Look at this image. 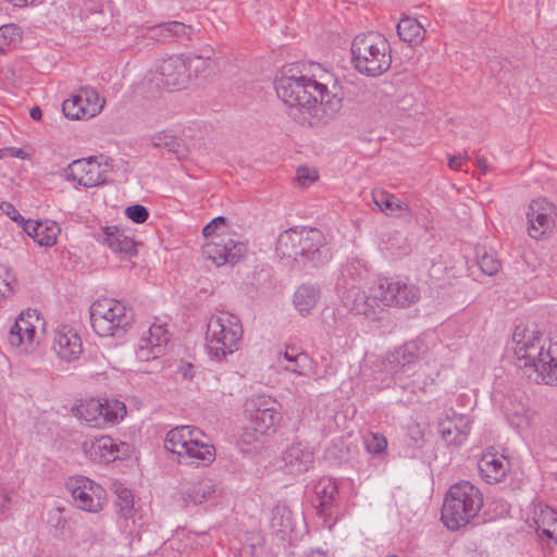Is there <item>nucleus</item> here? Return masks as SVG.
Instances as JSON below:
<instances>
[{
	"instance_id": "nucleus-1",
	"label": "nucleus",
	"mask_w": 557,
	"mask_h": 557,
	"mask_svg": "<svg viewBox=\"0 0 557 557\" xmlns=\"http://www.w3.org/2000/svg\"><path fill=\"white\" fill-rule=\"evenodd\" d=\"M277 97L288 107V115L302 126L327 124L343 108L337 82L330 89L324 82L305 75L282 73L274 81Z\"/></svg>"
},
{
	"instance_id": "nucleus-2",
	"label": "nucleus",
	"mask_w": 557,
	"mask_h": 557,
	"mask_svg": "<svg viewBox=\"0 0 557 557\" xmlns=\"http://www.w3.org/2000/svg\"><path fill=\"white\" fill-rule=\"evenodd\" d=\"M512 341L519 368L535 374L537 383L557 385V342L546 341L534 330L517 326Z\"/></svg>"
},
{
	"instance_id": "nucleus-3",
	"label": "nucleus",
	"mask_w": 557,
	"mask_h": 557,
	"mask_svg": "<svg viewBox=\"0 0 557 557\" xmlns=\"http://www.w3.org/2000/svg\"><path fill=\"white\" fill-rule=\"evenodd\" d=\"M276 253L299 267H319L330 259L324 235L318 228L292 227L282 232L276 240Z\"/></svg>"
},
{
	"instance_id": "nucleus-4",
	"label": "nucleus",
	"mask_w": 557,
	"mask_h": 557,
	"mask_svg": "<svg viewBox=\"0 0 557 557\" xmlns=\"http://www.w3.org/2000/svg\"><path fill=\"white\" fill-rule=\"evenodd\" d=\"M355 69L367 76L376 77L392 65V48L380 33L368 32L357 35L351 42Z\"/></svg>"
},
{
	"instance_id": "nucleus-5",
	"label": "nucleus",
	"mask_w": 557,
	"mask_h": 557,
	"mask_svg": "<svg viewBox=\"0 0 557 557\" xmlns=\"http://www.w3.org/2000/svg\"><path fill=\"white\" fill-rule=\"evenodd\" d=\"M483 505L480 490L469 481L451 485L442 507V521L450 530H458L473 519Z\"/></svg>"
},
{
	"instance_id": "nucleus-6",
	"label": "nucleus",
	"mask_w": 557,
	"mask_h": 557,
	"mask_svg": "<svg viewBox=\"0 0 557 557\" xmlns=\"http://www.w3.org/2000/svg\"><path fill=\"white\" fill-rule=\"evenodd\" d=\"M201 430L181 425L170 430L164 440V448L177 456V461L187 465H209L214 460L215 448L202 441Z\"/></svg>"
},
{
	"instance_id": "nucleus-7",
	"label": "nucleus",
	"mask_w": 557,
	"mask_h": 557,
	"mask_svg": "<svg viewBox=\"0 0 557 557\" xmlns=\"http://www.w3.org/2000/svg\"><path fill=\"white\" fill-rule=\"evenodd\" d=\"M243 326L239 319L228 312L212 315L207 324L206 349L211 360L218 362L239 348Z\"/></svg>"
},
{
	"instance_id": "nucleus-8",
	"label": "nucleus",
	"mask_w": 557,
	"mask_h": 557,
	"mask_svg": "<svg viewBox=\"0 0 557 557\" xmlns=\"http://www.w3.org/2000/svg\"><path fill=\"white\" fill-rule=\"evenodd\" d=\"M89 315L91 327L101 337H119L134 322L133 309L112 298L96 300Z\"/></svg>"
},
{
	"instance_id": "nucleus-9",
	"label": "nucleus",
	"mask_w": 557,
	"mask_h": 557,
	"mask_svg": "<svg viewBox=\"0 0 557 557\" xmlns=\"http://www.w3.org/2000/svg\"><path fill=\"white\" fill-rule=\"evenodd\" d=\"M426 350V344L422 339L416 338L387 352L383 367L391 376L383 380L385 383L382 387H389L392 384L405 387L403 373L416 364L425 355Z\"/></svg>"
},
{
	"instance_id": "nucleus-10",
	"label": "nucleus",
	"mask_w": 557,
	"mask_h": 557,
	"mask_svg": "<svg viewBox=\"0 0 557 557\" xmlns=\"http://www.w3.org/2000/svg\"><path fill=\"white\" fill-rule=\"evenodd\" d=\"M72 412L87 426L104 428L119 423L126 414V406L116 399L101 401L90 398L82 400L72 408Z\"/></svg>"
},
{
	"instance_id": "nucleus-11",
	"label": "nucleus",
	"mask_w": 557,
	"mask_h": 557,
	"mask_svg": "<svg viewBox=\"0 0 557 557\" xmlns=\"http://www.w3.org/2000/svg\"><path fill=\"white\" fill-rule=\"evenodd\" d=\"M113 170L111 160L102 154L72 160V182L85 188L95 187L104 183V174Z\"/></svg>"
},
{
	"instance_id": "nucleus-12",
	"label": "nucleus",
	"mask_w": 557,
	"mask_h": 557,
	"mask_svg": "<svg viewBox=\"0 0 557 557\" xmlns=\"http://www.w3.org/2000/svg\"><path fill=\"white\" fill-rule=\"evenodd\" d=\"M247 246L235 240L230 234H219L202 246L203 256L215 265H234L238 263L245 253Z\"/></svg>"
},
{
	"instance_id": "nucleus-13",
	"label": "nucleus",
	"mask_w": 557,
	"mask_h": 557,
	"mask_svg": "<svg viewBox=\"0 0 557 557\" xmlns=\"http://www.w3.org/2000/svg\"><path fill=\"white\" fill-rule=\"evenodd\" d=\"M72 499L74 505L87 512H98L106 499L104 488L95 481L83 476H72Z\"/></svg>"
},
{
	"instance_id": "nucleus-14",
	"label": "nucleus",
	"mask_w": 557,
	"mask_h": 557,
	"mask_svg": "<svg viewBox=\"0 0 557 557\" xmlns=\"http://www.w3.org/2000/svg\"><path fill=\"white\" fill-rule=\"evenodd\" d=\"M373 297L380 298L382 307H407L414 304L419 297V289L414 285L403 282H389L388 278H379L374 283Z\"/></svg>"
},
{
	"instance_id": "nucleus-15",
	"label": "nucleus",
	"mask_w": 557,
	"mask_h": 557,
	"mask_svg": "<svg viewBox=\"0 0 557 557\" xmlns=\"http://www.w3.org/2000/svg\"><path fill=\"white\" fill-rule=\"evenodd\" d=\"M556 207L544 198L532 200L528 208V234L534 239L542 238L555 225Z\"/></svg>"
},
{
	"instance_id": "nucleus-16",
	"label": "nucleus",
	"mask_w": 557,
	"mask_h": 557,
	"mask_svg": "<svg viewBox=\"0 0 557 557\" xmlns=\"http://www.w3.org/2000/svg\"><path fill=\"white\" fill-rule=\"evenodd\" d=\"M158 74L159 82L171 91L186 88L190 79L189 67L180 55L164 59L158 67Z\"/></svg>"
},
{
	"instance_id": "nucleus-17",
	"label": "nucleus",
	"mask_w": 557,
	"mask_h": 557,
	"mask_svg": "<svg viewBox=\"0 0 557 557\" xmlns=\"http://www.w3.org/2000/svg\"><path fill=\"white\" fill-rule=\"evenodd\" d=\"M170 341V334L163 325L152 324L139 338L136 357L139 361H149L160 357Z\"/></svg>"
},
{
	"instance_id": "nucleus-18",
	"label": "nucleus",
	"mask_w": 557,
	"mask_h": 557,
	"mask_svg": "<svg viewBox=\"0 0 557 557\" xmlns=\"http://www.w3.org/2000/svg\"><path fill=\"white\" fill-rule=\"evenodd\" d=\"M104 100L99 97L96 89L84 86L75 94H72V121L86 120L99 114L103 108Z\"/></svg>"
},
{
	"instance_id": "nucleus-19",
	"label": "nucleus",
	"mask_w": 557,
	"mask_h": 557,
	"mask_svg": "<svg viewBox=\"0 0 557 557\" xmlns=\"http://www.w3.org/2000/svg\"><path fill=\"white\" fill-rule=\"evenodd\" d=\"M373 294L374 284L370 287L369 293L351 286L344 292L343 302L351 312L370 317L376 313V308L382 307L380 298L373 297Z\"/></svg>"
},
{
	"instance_id": "nucleus-20",
	"label": "nucleus",
	"mask_w": 557,
	"mask_h": 557,
	"mask_svg": "<svg viewBox=\"0 0 557 557\" xmlns=\"http://www.w3.org/2000/svg\"><path fill=\"white\" fill-rule=\"evenodd\" d=\"M283 468L286 473L298 475L307 472L314 462L313 450L300 442L288 446L282 455Z\"/></svg>"
},
{
	"instance_id": "nucleus-21",
	"label": "nucleus",
	"mask_w": 557,
	"mask_h": 557,
	"mask_svg": "<svg viewBox=\"0 0 557 557\" xmlns=\"http://www.w3.org/2000/svg\"><path fill=\"white\" fill-rule=\"evenodd\" d=\"M99 242L107 245L113 252L123 257H133L137 253L135 240L117 226H104L97 235Z\"/></svg>"
},
{
	"instance_id": "nucleus-22",
	"label": "nucleus",
	"mask_w": 557,
	"mask_h": 557,
	"mask_svg": "<svg viewBox=\"0 0 557 557\" xmlns=\"http://www.w3.org/2000/svg\"><path fill=\"white\" fill-rule=\"evenodd\" d=\"M314 494L318 500L315 505L317 513L325 519L331 517L338 497L336 481L331 478L320 479L314 485Z\"/></svg>"
},
{
	"instance_id": "nucleus-23",
	"label": "nucleus",
	"mask_w": 557,
	"mask_h": 557,
	"mask_svg": "<svg viewBox=\"0 0 557 557\" xmlns=\"http://www.w3.org/2000/svg\"><path fill=\"white\" fill-rule=\"evenodd\" d=\"M504 410L508 422L517 430L528 429L535 416V411L516 395H509L506 398Z\"/></svg>"
},
{
	"instance_id": "nucleus-24",
	"label": "nucleus",
	"mask_w": 557,
	"mask_h": 557,
	"mask_svg": "<svg viewBox=\"0 0 557 557\" xmlns=\"http://www.w3.org/2000/svg\"><path fill=\"white\" fill-rule=\"evenodd\" d=\"M478 468L481 478L488 484L500 482L507 474L509 463L506 462L503 456L498 457L496 454H484L479 462Z\"/></svg>"
},
{
	"instance_id": "nucleus-25",
	"label": "nucleus",
	"mask_w": 557,
	"mask_h": 557,
	"mask_svg": "<svg viewBox=\"0 0 557 557\" xmlns=\"http://www.w3.org/2000/svg\"><path fill=\"white\" fill-rule=\"evenodd\" d=\"M533 521L539 534L557 543V511L547 505L539 504L534 508Z\"/></svg>"
},
{
	"instance_id": "nucleus-26",
	"label": "nucleus",
	"mask_w": 557,
	"mask_h": 557,
	"mask_svg": "<svg viewBox=\"0 0 557 557\" xmlns=\"http://www.w3.org/2000/svg\"><path fill=\"white\" fill-rule=\"evenodd\" d=\"M91 448L104 461L123 459L128 455L129 446L110 436H101L91 443Z\"/></svg>"
},
{
	"instance_id": "nucleus-27",
	"label": "nucleus",
	"mask_w": 557,
	"mask_h": 557,
	"mask_svg": "<svg viewBox=\"0 0 557 557\" xmlns=\"http://www.w3.org/2000/svg\"><path fill=\"white\" fill-rule=\"evenodd\" d=\"M215 493L216 487L214 483L210 479H203L187 486L183 491L182 496L185 503L199 505L215 498Z\"/></svg>"
},
{
	"instance_id": "nucleus-28",
	"label": "nucleus",
	"mask_w": 557,
	"mask_h": 557,
	"mask_svg": "<svg viewBox=\"0 0 557 557\" xmlns=\"http://www.w3.org/2000/svg\"><path fill=\"white\" fill-rule=\"evenodd\" d=\"M320 289L312 284L300 285L294 294V306L301 315H307L320 299Z\"/></svg>"
},
{
	"instance_id": "nucleus-29",
	"label": "nucleus",
	"mask_w": 557,
	"mask_h": 557,
	"mask_svg": "<svg viewBox=\"0 0 557 557\" xmlns=\"http://www.w3.org/2000/svg\"><path fill=\"white\" fill-rule=\"evenodd\" d=\"M44 325L39 313L36 309H27L20 313L15 320V329L17 331H24L26 333V342L32 344H38L37 327Z\"/></svg>"
},
{
	"instance_id": "nucleus-30",
	"label": "nucleus",
	"mask_w": 557,
	"mask_h": 557,
	"mask_svg": "<svg viewBox=\"0 0 557 557\" xmlns=\"http://www.w3.org/2000/svg\"><path fill=\"white\" fill-rule=\"evenodd\" d=\"M372 200L382 212L388 215H395L396 211L410 212L406 202L384 189H373Z\"/></svg>"
},
{
	"instance_id": "nucleus-31",
	"label": "nucleus",
	"mask_w": 557,
	"mask_h": 557,
	"mask_svg": "<svg viewBox=\"0 0 557 557\" xmlns=\"http://www.w3.org/2000/svg\"><path fill=\"white\" fill-rule=\"evenodd\" d=\"M151 144L156 148L165 149L174 153L178 159L186 157L187 147L184 140L170 132H160L151 137Z\"/></svg>"
},
{
	"instance_id": "nucleus-32",
	"label": "nucleus",
	"mask_w": 557,
	"mask_h": 557,
	"mask_svg": "<svg viewBox=\"0 0 557 557\" xmlns=\"http://www.w3.org/2000/svg\"><path fill=\"white\" fill-rule=\"evenodd\" d=\"M423 26L412 17H404L397 24V34L399 38L410 45H417L424 38Z\"/></svg>"
},
{
	"instance_id": "nucleus-33",
	"label": "nucleus",
	"mask_w": 557,
	"mask_h": 557,
	"mask_svg": "<svg viewBox=\"0 0 557 557\" xmlns=\"http://www.w3.org/2000/svg\"><path fill=\"white\" fill-rule=\"evenodd\" d=\"M188 30H190L189 26L177 21L161 23L150 28L151 37L163 41L172 37L186 36Z\"/></svg>"
},
{
	"instance_id": "nucleus-34",
	"label": "nucleus",
	"mask_w": 557,
	"mask_h": 557,
	"mask_svg": "<svg viewBox=\"0 0 557 557\" xmlns=\"http://www.w3.org/2000/svg\"><path fill=\"white\" fill-rule=\"evenodd\" d=\"M23 226V230L28 236L33 237L40 246H52L57 242V233L49 231L47 236H41L44 231H47V226L42 223L32 220H25V222L18 223Z\"/></svg>"
},
{
	"instance_id": "nucleus-35",
	"label": "nucleus",
	"mask_w": 557,
	"mask_h": 557,
	"mask_svg": "<svg viewBox=\"0 0 557 557\" xmlns=\"http://www.w3.org/2000/svg\"><path fill=\"white\" fill-rule=\"evenodd\" d=\"M280 420L281 412L272 407L271 409H255L253 413H250L249 421L267 434L270 430H274Z\"/></svg>"
},
{
	"instance_id": "nucleus-36",
	"label": "nucleus",
	"mask_w": 557,
	"mask_h": 557,
	"mask_svg": "<svg viewBox=\"0 0 557 557\" xmlns=\"http://www.w3.org/2000/svg\"><path fill=\"white\" fill-rule=\"evenodd\" d=\"M114 493L116 494V507H119L120 515L127 521L134 515V496L129 488L125 487L122 483L113 484Z\"/></svg>"
},
{
	"instance_id": "nucleus-37",
	"label": "nucleus",
	"mask_w": 557,
	"mask_h": 557,
	"mask_svg": "<svg viewBox=\"0 0 557 557\" xmlns=\"http://www.w3.org/2000/svg\"><path fill=\"white\" fill-rule=\"evenodd\" d=\"M22 40L21 28L14 24L0 27V52H4Z\"/></svg>"
},
{
	"instance_id": "nucleus-38",
	"label": "nucleus",
	"mask_w": 557,
	"mask_h": 557,
	"mask_svg": "<svg viewBox=\"0 0 557 557\" xmlns=\"http://www.w3.org/2000/svg\"><path fill=\"white\" fill-rule=\"evenodd\" d=\"M478 265L480 270L488 276L497 274L502 268V263L496 253L486 250L478 252Z\"/></svg>"
},
{
	"instance_id": "nucleus-39",
	"label": "nucleus",
	"mask_w": 557,
	"mask_h": 557,
	"mask_svg": "<svg viewBox=\"0 0 557 557\" xmlns=\"http://www.w3.org/2000/svg\"><path fill=\"white\" fill-rule=\"evenodd\" d=\"M70 330L67 326L63 325L60 330L57 331L52 349L60 357V359L70 361Z\"/></svg>"
},
{
	"instance_id": "nucleus-40",
	"label": "nucleus",
	"mask_w": 557,
	"mask_h": 557,
	"mask_svg": "<svg viewBox=\"0 0 557 557\" xmlns=\"http://www.w3.org/2000/svg\"><path fill=\"white\" fill-rule=\"evenodd\" d=\"M8 341L12 348L16 349L21 354H30L35 350L36 344L33 342L32 344H28L26 342V333L24 331H17L15 329V323L12 325Z\"/></svg>"
},
{
	"instance_id": "nucleus-41",
	"label": "nucleus",
	"mask_w": 557,
	"mask_h": 557,
	"mask_svg": "<svg viewBox=\"0 0 557 557\" xmlns=\"http://www.w3.org/2000/svg\"><path fill=\"white\" fill-rule=\"evenodd\" d=\"M48 523L58 533L63 534L67 524L66 509L60 505L49 511Z\"/></svg>"
},
{
	"instance_id": "nucleus-42",
	"label": "nucleus",
	"mask_w": 557,
	"mask_h": 557,
	"mask_svg": "<svg viewBox=\"0 0 557 557\" xmlns=\"http://www.w3.org/2000/svg\"><path fill=\"white\" fill-rule=\"evenodd\" d=\"M263 435H265V433L251 421H249L248 425L243 429L238 442L246 445H251L253 443H258Z\"/></svg>"
},
{
	"instance_id": "nucleus-43",
	"label": "nucleus",
	"mask_w": 557,
	"mask_h": 557,
	"mask_svg": "<svg viewBox=\"0 0 557 557\" xmlns=\"http://www.w3.org/2000/svg\"><path fill=\"white\" fill-rule=\"evenodd\" d=\"M312 359L308 354H300L294 359V362H289L284 367L286 371H290L298 375H305L306 371L311 368Z\"/></svg>"
},
{
	"instance_id": "nucleus-44",
	"label": "nucleus",
	"mask_w": 557,
	"mask_h": 557,
	"mask_svg": "<svg viewBox=\"0 0 557 557\" xmlns=\"http://www.w3.org/2000/svg\"><path fill=\"white\" fill-rule=\"evenodd\" d=\"M437 431L447 444H461L457 442V432L454 430V421L451 419L447 418V420L440 421L437 424Z\"/></svg>"
},
{
	"instance_id": "nucleus-45",
	"label": "nucleus",
	"mask_w": 557,
	"mask_h": 557,
	"mask_svg": "<svg viewBox=\"0 0 557 557\" xmlns=\"http://www.w3.org/2000/svg\"><path fill=\"white\" fill-rule=\"evenodd\" d=\"M387 441L382 434L371 433L370 437L366 440V448L372 455L385 453Z\"/></svg>"
},
{
	"instance_id": "nucleus-46",
	"label": "nucleus",
	"mask_w": 557,
	"mask_h": 557,
	"mask_svg": "<svg viewBox=\"0 0 557 557\" xmlns=\"http://www.w3.org/2000/svg\"><path fill=\"white\" fill-rule=\"evenodd\" d=\"M455 417L454 421V430L457 432V442L463 443L470 432L471 421L468 417L462 414L458 416L453 411Z\"/></svg>"
},
{
	"instance_id": "nucleus-47",
	"label": "nucleus",
	"mask_w": 557,
	"mask_h": 557,
	"mask_svg": "<svg viewBox=\"0 0 557 557\" xmlns=\"http://www.w3.org/2000/svg\"><path fill=\"white\" fill-rule=\"evenodd\" d=\"M125 215L134 223H145L149 218V211L141 205H132L125 209Z\"/></svg>"
},
{
	"instance_id": "nucleus-48",
	"label": "nucleus",
	"mask_w": 557,
	"mask_h": 557,
	"mask_svg": "<svg viewBox=\"0 0 557 557\" xmlns=\"http://www.w3.org/2000/svg\"><path fill=\"white\" fill-rule=\"evenodd\" d=\"M278 409V404L271 397L258 396L251 400L250 413H253L255 409Z\"/></svg>"
},
{
	"instance_id": "nucleus-49",
	"label": "nucleus",
	"mask_w": 557,
	"mask_h": 557,
	"mask_svg": "<svg viewBox=\"0 0 557 557\" xmlns=\"http://www.w3.org/2000/svg\"><path fill=\"white\" fill-rule=\"evenodd\" d=\"M0 210L8 215L12 221L18 223L25 222V219L20 214L17 209L9 201H2L0 203Z\"/></svg>"
},
{
	"instance_id": "nucleus-50",
	"label": "nucleus",
	"mask_w": 557,
	"mask_h": 557,
	"mask_svg": "<svg viewBox=\"0 0 557 557\" xmlns=\"http://www.w3.org/2000/svg\"><path fill=\"white\" fill-rule=\"evenodd\" d=\"M298 182L302 185L310 184L317 180L315 172H310L306 166H299L297 169Z\"/></svg>"
},
{
	"instance_id": "nucleus-51",
	"label": "nucleus",
	"mask_w": 557,
	"mask_h": 557,
	"mask_svg": "<svg viewBox=\"0 0 557 557\" xmlns=\"http://www.w3.org/2000/svg\"><path fill=\"white\" fill-rule=\"evenodd\" d=\"M13 505L12 493L5 487L0 486V509L2 511L9 510Z\"/></svg>"
},
{
	"instance_id": "nucleus-52",
	"label": "nucleus",
	"mask_w": 557,
	"mask_h": 557,
	"mask_svg": "<svg viewBox=\"0 0 557 557\" xmlns=\"http://www.w3.org/2000/svg\"><path fill=\"white\" fill-rule=\"evenodd\" d=\"M83 344L82 339L76 335H72V362L78 357V355H83Z\"/></svg>"
},
{
	"instance_id": "nucleus-53",
	"label": "nucleus",
	"mask_w": 557,
	"mask_h": 557,
	"mask_svg": "<svg viewBox=\"0 0 557 557\" xmlns=\"http://www.w3.org/2000/svg\"><path fill=\"white\" fill-rule=\"evenodd\" d=\"M300 354H306V352L300 351L295 346H287L285 351L283 352V358L289 363V362H294V359H296L297 356H300Z\"/></svg>"
},
{
	"instance_id": "nucleus-54",
	"label": "nucleus",
	"mask_w": 557,
	"mask_h": 557,
	"mask_svg": "<svg viewBox=\"0 0 557 557\" xmlns=\"http://www.w3.org/2000/svg\"><path fill=\"white\" fill-rule=\"evenodd\" d=\"M468 158H463L462 156H453L448 160V166L454 171H460L462 168L463 162Z\"/></svg>"
},
{
	"instance_id": "nucleus-55",
	"label": "nucleus",
	"mask_w": 557,
	"mask_h": 557,
	"mask_svg": "<svg viewBox=\"0 0 557 557\" xmlns=\"http://www.w3.org/2000/svg\"><path fill=\"white\" fill-rule=\"evenodd\" d=\"M219 234H227V233L219 231L215 225H212V222H209L202 228V235L207 238H209V237L213 238L215 235H219Z\"/></svg>"
},
{
	"instance_id": "nucleus-56",
	"label": "nucleus",
	"mask_w": 557,
	"mask_h": 557,
	"mask_svg": "<svg viewBox=\"0 0 557 557\" xmlns=\"http://www.w3.org/2000/svg\"><path fill=\"white\" fill-rule=\"evenodd\" d=\"M5 151L9 153V156L14 157V158L24 159L26 157V153L21 148L8 147V148H5Z\"/></svg>"
},
{
	"instance_id": "nucleus-57",
	"label": "nucleus",
	"mask_w": 557,
	"mask_h": 557,
	"mask_svg": "<svg viewBox=\"0 0 557 557\" xmlns=\"http://www.w3.org/2000/svg\"><path fill=\"white\" fill-rule=\"evenodd\" d=\"M211 222H212V225H215L219 231L225 232V230H226V220H225V218L216 216Z\"/></svg>"
},
{
	"instance_id": "nucleus-58",
	"label": "nucleus",
	"mask_w": 557,
	"mask_h": 557,
	"mask_svg": "<svg viewBox=\"0 0 557 557\" xmlns=\"http://www.w3.org/2000/svg\"><path fill=\"white\" fill-rule=\"evenodd\" d=\"M475 165L480 169L482 174H485L488 171L487 162L483 157H476Z\"/></svg>"
},
{
	"instance_id": "nucleus-59",
	"label": "nucleus",
	"mask_w": 557,
	"mask_h": 557,
	"mask_svg": "<svg viewBox=\"0 0 557 557\" xmlns=\"http://www.w3.org/2000/svg\"><path fill=\"white\" fill-rule=\"evenodd\" d=\"M29 115L34 121H40L42 117V111L38 106H35L30 109Z\"/></svg>"
},
{
	"instance_id": "nucleus-60",
	"label": "nucleus",
	"mask_w": 557,
	"mask_h": 557,
	"mask_svg": "<svg viewBox=\"0 0 557 557\" xmlns=\"http://www.w3.org/2000/svg\"><path fill=\"white\" fill-rule=\"evenodd\" d=\"M308 557H332L327 552L322 549H312Z\"/></svg>"
},
{
	"instance_id": "nucleus-61",
	"label": "nucleus",
	"mask_w": 557,
	"mask_h": 557,
	"mask_svg": "<svg viewBox=\"0 0 557 557\" xmlns=\"http://www.w3.org/2000/svg\"><path fill=\"white\" fill-rule=\"evenodd\" d=\"M12 3L14 7H26L28 3H33L34 0H7Z\"/></svg>"
},
{
	"instance_id": "nucleus-62",
	"label": "nucleus",
	"mask_w": 557,
	"mask_h": 557,
	"mask_svg": "<svg viewBox=\"0 0 557 557\" xmlns=\"http://www.w3.org/2000/svg\"><path fill=\"white\" fill-rule=\"evenodd\" d=\"M213 54V51L212 50H209L207 53L205 54H201V55H195V58L193 60H205V61H209L211 62V59H212V55Z\"/></svg>"
},
{
	"instance_id": "nucleus-63",
	"label": "nucleus",
	"mask_w": 557,
	"mask_h": 557,
	"mask_svg": "<svg viewBox=\"0 0 557 557\" xmlns=\"http://www.w3.org/2000/svg\"><path fill=\"white\" fill-rule=\"evenodd\" d=\"M70 101V99H65L63 100L62 102V113L63 115L66 117V119H70V112H67V109H66V106H67V102Z\"/></svg>"
},
{
	"instance_id": "nucleus-64",
	"label": "nucleus",
	"mask_w": 557,
	"mask_h": 557,
	"mask_svg": "<svg viewBox=\"0 0 557 557\" xmlns=\"http://www.w3.org/2000/svg\"><path fill=\"white\" fill-rule=\"evenodd\" d=\"M49 231H52V232L58 233V232H59V228H58L57 226H54V227H48V226H47V231H44L41 236H47V234L49 233Z\"/></svg>"
}]
</instances>
